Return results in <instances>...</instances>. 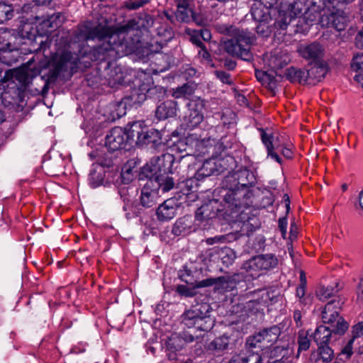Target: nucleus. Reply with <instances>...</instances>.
I'll use <instances>...</instances> for the list:
<instances>
[{
	"instance_id": "obj_10",
	"label": "nucleus",
	"mask_w": 363,
	"mask_h": 363,
	"mask_svg": "<svg viewBox=\"0 0 363 363\" xmlns=\"http://www.w3.org/2000/svg\"><path fill=\"white\" fill-rule=\"evenodd\" d=\"M279 335L280 329L277 326H273L250 337L247 340L246 345L250 348L267 349L277 340Z\"/></svg>"
},
{
	"instance_id": "obj_45",
	"label": "nucleus",
	"mask_w": 363,
	"mask_h": 363,
	"mask_svg": "<svg viewBox=\"0 0 363 363\" xmlns=\"http://www.w3.org/2000/svg\"><path fill=\"white\" fill-rule=\"evenodd\" d=\"M225 194H224V201L234 205L235 206H238V203L235 201V196L237 195L236 191L232 189V187H230L228 190H225Z\"/></svg>"
},
{
	"instance_id": "obj_50",
	"label": "nucleus",
	"mask_w": 363,
	"mask_h": 363,
	"mask_svg": "<svg viewBox=\"0 0 363 363\" xmlns=\"http://www.w3.org/2000/svg\"><path fill=\"white\" fill-rule=\"evenodd\" d=\"M353 337L352 339L359 337L363 335V322H359L353 326L352 329Z\"/></svg>"
},
{
	"instance_id": "obj_22",
	"label": "nucleus",
	"mask_w": 363,
	"mask_h": 363,
	"mask_svg": "<svg viewBox=\"0 0 363 363\" xmlns=\"http://www.w3.org/2000/svg\"><path fill=\"white\" fill-rule=\"evenodd\" d=\"M145 125L143 121H134L127 125L123 130L125 131V138L128 144L131 145L133 142L138 143L143 134Z\"/></svg>"
},
{
	"instance_id": "obj_60",
	"label": "nucleus",
	"mask_w": 363,
	"mask_h": 363,
	"mask_svg": "<svg viewBox=\"0 0 363 363\" xmlns=\"http://www.w3.org/2000/svg\"><path fill=\"white\" fill-rule=\"evenodd\" d=\"M354 339L350 340V341L347 342V345L343 348L342 353L346 354L347 357H350L352 354V344L354 342Z\"/></svg>"
},
{
	"instance_id": "obj_38",
	"label": "nucleus",
	"mask_w": 363,
	"mask_h": 363,
	"mask_svg": "<svg viewBox=\"0 0 363 363\" xmlns=\"http://www.w3.org/2000/svg\"><path fill=\"white\" fill-rule=\"evenodd\" d=\"M318 346V353L323 362H330L333 357V350L328 344H320Z\"/></svg>"
},
{
	"instance_id": "obj_16",
	"label": "nucleus",
	"mask_w": 363,
	"mask_h": 363,
	"mask_svg": "<svg viewBox=\"0 0 363 363\" xmlns=\"http://www.w3.org/2000/svg\"><path fill=\"white\" fill-rule=\"evenodd\" d=\"M154 184L153 179H148L141 189L140 203L145 208L153 206L157 203V198L159 197L158 189H156Z\"/></svg>"
},
{
	"instance_id": "obj_33",
	"label": "nucleus",
	"mask_w": 363,
	"mask_h": 363,
	"mask_svg": "<svg viewBox=\"0 0 363 363\" xmlns=\"http://www.w3.org/2000/svg\"><path fill=\"white\" fill-rule=\"evenodd\" d=\"M215 18L206 12L193 13L191 20L198 26H207L210 25Z\"/></svg>"
},
{
	"instance_id": "obj_17",
	"label": "nucleus",
	"mask_w": 363,
	"mask_h": 363,
	"mask_svg": "<svg viewBox=\"0 0 363 363\" xmlns=\"http://www.w3.org/2000/svg\"><path fill=\"white\" fill-rule=\"evenodd\" d=\"M189 140L190 141V145H191V150L193 151L191 155H194L196 157L203 156L208 153L214 143V140H211V138L198 140L194 135H189Z\"/></svg>"
},
{
	"instance_id": "obj_40",
	"label": "nucleus",
	"mask_w": 363,
	"mask_h": 363,
	"mask_svg": "<svg viewBox=\"0 0 363 363\" xmlns=\"http://www.w3.org/2000/svg\"><path fill=\"white\" fill-rule=\"evenodd\" d=\"M338 289L331 286H320L317 291V296L320 301H325L337 293Z\"/></svg>"
},
{
	"instance_id": "obj_9",
	"label": "nucleus",
	"mask_w": 363,
	"mask_h": 363,
	"mask_svg": "<svg viewBox=\"0 0 363 363\" xmlns=\"http://www.w3.org/2000/svg\"><path fill=\"white\" fill-rule=\"evenodd\" d=\"M204 106V101L201 98L193 99L188 103V110L182 119L186 129H193L203 121Z\"/></svg>"
},
{
	"instance_id": "obj_31",
	"label": "nucleus",
	"mask_w": 363,
	"mask_h": 363,
	"mask_svg": "<svg viewBox=\"0 0 363 363\" xmlns=\"http://www.w3.org/2000/svg\"><path fill=\"white\" fill-rule=\"evenodd\" d=\"M311 334L308 330H300L298 334L297 342L298 345V354L302 351H306L309 349L311 345V340L309 337Z\"/></svg>"
},
{
	"instance_id": "obj_39",
	"label": "nucleus",
	"mask_w": 363,
	"mask_h": 363,
	"mask_svg": "<svg viewBox=\"0 0 363 363\" xmlns=\"http://www.w3.org/2000/svg\"><path fill=\"white\" fill-rule=\"evenodd\" d=\"M136 162L134 160H129L127 162V163L124 165V167L122 168V178L125 181V182H128L130 180L133 179V169L135 165Z\"/></svg>"
},
{
	"instance_id": "obj_49",
	"label": "nucleus",
	"mask_w": 363,
	"mask_h": 363,
	"mask_svg": "<svg viewBox=\"0 0 363 363\" xmlns=\"http://www.w3.org/2000/svg\"><path fill=\"white\" fill-rule=\"evenodd\" d=\"M215 74L223 83L227 84H231L233 83L230 75L224 71H216Z\"/></svg>"
},
{
	"instance_id": "obj_44",
	"label": "nucleus",
	"mask_w": 363,
	"mask_h": 363,
	"mask_svg": "<svg viewBox=\"0 0 363 363\" xmlns=\"http://www.w3.org/2000/svg\"><path fill=\"white\" fill-rule=\"evenodd\" d=\"M288 353V350L284 346H275L270 351V357H284Z\"/></svg>"
},
{
	"instance_id": "obj_46",
	"label": "nucleus",
	"mask_w": 363,
	"mask_h": 363,
	"mask_svg": "<svg viewBox=\"0 0 363 363\" xmlns=\"http://www.w3.org/2000/svg\"><path fill=\"white\" fill-rule=\"evenodd\" d=\"M149 2V0H129L126 3L128 9L135 10L143 7Z\"/></svg>"
},
{
	"instance_id": "obj_1",
	"label": "nucleus",
	"mask_w": 363,
	"mask_h": 363,
	"mask_svg": "<svg viewBox=\"0 0 363 363\" xmlns=\"http://www.w3.org/2000/svg\"><path fill=\"white\" fill-rule=\"evenodd\" d=\"M133 30L128 25L121 27L117 31L112 32L108 28L102 25L94 26L86 22L79 27L74 37V42L69 47L74 50L79 48L78 52L74 51H58L48 61V66L55 69L56 73L74 69L78 64L80 57L86 51L82 52L79 48L87 40L98 39L101 45L94 49L96 60L108 61V64L116 59L130 53L133 48L125 40L126 35H131Z\"/></svg>"
},
{
	"instance_id": "obj_51",
	"label": "nucleus",
	"mask_w": 363,
	"mask_h": 363,
	"mask_svg": "<svg viewBox=\"0 0 363 363\" xmlns=\"http://www.w3.org/2000/svg\"><path fill=\"white\" fill-rule=\"evenodd\" d=\"M247 363H263V357L259 353L247 354Z\"/></svg>"
},
{
	"instance_id": "obj_57",
	"label": "nucleus",
	"mask_w": 363,
	"mask_h": 363,
	"mask_svg": "<svg viewBox=\"0 0 363 363\" xmlns=\"http://www.w3.org/2000/svg\"><path fill=\"white\" fill-rule=\"evenodd\" d=\"M200 48V50L198 52V55L200 58L202 60H205L206 61H210L211 59V55L207 51L206 47L203 45L199 47Z\"/></svg>"
},
{
	"instance_id": "obj_2",
	"label": "nucleus",
	"mask_w": 363,
	"mask_h": 363,
	"mask_svg": "<svg viewBox=\"0 0 363 363\" xmlns=\"http://www.w3.org/2000/svg\"><path fill=\"white\" fill-rule=\"evenodd\" d=\"M277 262V259L272 254L255 256L242 264L240 272L231 277L216 278L214 291L223 294L238 288L242 289L247 281L258 278L262 271L274 267Z\"/></svg>"
},
{
	"instance_id": "obj_53",
	"label": "nucleus",
	"mask_w": 363,
	"mask_h": 363,
	"mask_svg": "<svg viewBox=\"0 0 363 363\" xmlns=\"http://www.w3.org/2000/svg\"><path fill=\"white\" fill-rule=\"evenodd\" d=\"M216 278H209L201 280L196 284V286L199 288L207 287L213 286L215 287Z\"/></svg>"
},
{
	"instance_id": "obj_8",
	"label": "nucleus",
	"mask_w": 363,
	"mask_h": 363,
	"mask_svg": "<svg viewBox=\"0 0 363 363\" xmlns=\"http://www.w3.org/2000/svg\"><path fill=\"white\" fill-rule=\"evenodd\" d=\"M340 302L333 300L328 302L322 311V320L324 323L329 324L335 333L343 334L348 328L347 323L339 316Z\"/></svg>"
},
{
	"instance_id": "obj_62",
	"label": "nucleus",
	"mask_w": 363,
	"mask_h": 363,
	"mask_svg": "<svg viewBox=\"0 0 363 363\" xmlns=\"http://www.w3.org/2000/svg\"><path fill=\"white\" fill-rule=\"evenodd\" d=\"M305 291H306V286L299 285L296 289V295L297 297L299 298L301 302L303 301V296L305 295Z\"/></svg>"
},
{
	"instance_id": "obj_41",
	"label": "nucleus",
	"mask_w": 363,
	"mask_h": 363,
	"mask_svg": "<svg viewBox=\"0 0 363 363\" xmlns=\"http://www.w3.org/2000/svg\"><path fill=\"white\" fill-rule=\"evenodd\" d=\"M175 147L178 151L182 152H186V155H190L193 152L191 150V145H190V141L189 140V136L184 139H180Z\"/></svg>"
},
{
	"instance_id": "obj_52",
	"label": "nucleus",
	"mask_w": 363,
	"mask_h": 363,
	"mask_svg": "<svg viewBox=\"0 0 363 363\" xmlns=\"http://www.w3.org/2000/svg\"><path fill=\"white\" fill-rule=\"evenodd\" d=\"M177 291L179 294L185 296H193L194 295L193 290L185 285L179 286Z\"/></svg>"
},
{
	"instance_id": "obj_26",
	"label": "nucleus",
	"mask_w": 363,
	"mask_h": 363,
	"mask_svg": "<svg viewBox=\"0 0 363 363\" xmlns=\"http://www.w3.org/2000/svg\"><path fill=\"white\" fill-rule=\"evenodd\" d=\"M160 132L153 128L149 129L146 125H145L143 134L140 136L137 145H148L150 143L156 145L160 142Z\"/></svg>"
},
{
	"instance_id": "obj_48",
	"label": "nucleus",
	"mask_w": 363,
	"mask_h": 363,
	"mask_svg": "<svg viewBox=\"0 0 363 363\" xmlns=\"http://www.w3.org/2000/svg\"><path fill=\"white\" fill-rule=\"evenodd\" d=\"M190 35V40L192 43L196 45L198 47H201L203 45V43L201 40V35H199L200 33L199 30H191L189 33Z\"/></svg>"
},
{
	"instance_id": "obj_14",
	"label": "nucleus",
	"mask_w": 363,
	"mask_h": 363,
	"mask_svg": "<svg viewBox=\"0 0 363 363\" xmlns=\"http://www.w3.org/2000/svg\"><path fill=\"white\" fill-rule=\"evenodd\" d=\"M303 7L301 1H296L290 4L286 11H281L279 13L280 19L277 22L279 27L285 29L293 19L302 14Z\"/></svg>"
},
{
	"instance_id": "obj_30",
	"label": "nucleus",
	"mask_w": 363,
	"mask_h": 363,
	"mask_svg": "<svg viewBox=\"0 0 363 363\" xmlns=\"http://www.w3.org/2000/svg\"><path fill=\"white\" fill-rule=\"evenodd\" d=\"M229 337L223 335L214 339L208 345L210 350L220 352L226 350L229 345Z\"/></svg>"
},
{
	"instance_id": "obj_42",
	"label": "nucleus",
	"mask_w": 363,
	"mask_h": 363,
	"mask_svg": "<svg viewBox=\"0 0 363 363\" xmlns=\"http://www.w3.org/2000/svg\"><path fill=\"white\" fill-rule=\"evenodd\" d=\"M263 6L261 3H255L251 8V15L256 21H263Z\"/></svg>"
},
{
	"instance_id": "obj_6",
	"label": "nucleus",
	"mask_w": 363,
	"mask_h": 363,
	"mask_svg": "<svg viewBox=\"0 0 363 363\" xmlns=\"http://www.w3.org/2000/svg\"><path fill=\"white\" fill-rule=\"evenodd\" d=\"M210 311L211 306L207 303L196 304L184 313L182 322L189 328L210 331L214 326V320L209 315Z\"/></svg>"
},
{
	"instance_id": "obj_21",
	"label": "nucleus",
	"mask_w": 363,
	"mask_h": 363,
	"mask_svg": "<svg viewBox=\"0 0 363 363\" xmlns=\"http://www.w3.org/2000/svg\"><path fill=\"white\" fill-rule=\"evenodd\" d=\"M313 65L307 70L308 84L320 82L327 74L328 67L323 60L313 62Z\"/></svg>"
},
{
	"instance_id": "obj_36",
	"label": "nucleus",
	"mask_w": 363,
	"mask_h": 363,
	"mask_svg": "<svg viewBox=\"0 0 363 363\" xmlns=\"http://www.w3.org/2000/svg\"><path fill=\"white\" fill-rule=\"evenodd\" d=\"M194 92V88L192 85L184 84L174 89L172 96L176 98H186L192 95Z\"/></svg>"
},
{
	"instance_id": "obj_12",
	"label": "nucleus",
	"mask_w": 363,
	"mask_h": 363,
	"mask_svg": "<svg viewBox=\"0 0 363 363\" xmlns=\"http://www.w3.org/2000/svg\"><path fill=\"white\" fill-rule=\"evenodd\" d=\"M127 144L125 131L121 127L112 128L106 137L105 145L111 152L125 148Z\"/></svg>"
},
{
	"instance_id": "obj_5",
	"label": "nucleus",
	"mask_w": 363,
	"mask_h": 363,
	"mask_svg": "<svg viewBox=\"0 0 363 363\" xmlns=\"http://www.w3.org/2000/svg\"><path fill=\"white\" fill-rule=\"evenodd\" d=\"M218 30L232 37L231 39L223 43V48L228 54L238 56L246 61L252 59L250 52V46L255 40V35L252 33L226 25L218 26Z\"/></svg>"
},
{
	"instance_id": "obj_43",
	"label": "nucleus",
	"mask_w": 363,
	"mask_h": 363,
	"mask_svg": "<svg viewBox=\"0 0 363 363\" xmlns=\"http://www.w3.org/2000/svg\"><path fill=\"white\" fill-rule=\"evenodd\" d=\"M351 67L354 71L363 70V52L354 55L351 62Z\"/></svg>"
},
{
	"instance_id": "obj_32",
	"label": "nucleus",
	"mask_w": 363,
	"mask_h": 363,
	"mask_svg": "<svg viewBox=\"0 0 363 363\" xmlns=\"http://www.w3.org/2000/svg\"><path fill=\"white\" fill-rule=\"evenodd\" d=\"M288 77L291 82L298 83H308L307 70L291 68L288 71Z\"/></svg>"
},
{
	"instance_id": "obj_13",
	"label": "nucleus",
	"mask_w": 363,
	"mask_h": 363,
	"mask_svg": "<svg viewBox=\"0 0 363 363\" xmlns=\"http://www.w3.org/2000/svg\"><path fill=\"white\" fill-rule=\"evenodd\" d=\"M297 52L303 58L308 60L312 64L322 61L324 55V48L316 42L310 44L300 45L297 49Z\"/></svg>"
},
{
	"instance_id": "obj_4",
	"label": "nucleus",
	"mask_w": 363,
	"mask_h": 363,
	"mask_svg": "<svg viewBox=\"0 0 363 363\" xmlns=\"http://www.w3.org/2000/svg\"><path fill=\"white\" fill-rule=\"evenodd\" d=\"M173 157L170 154L152 157L142 169V174L149 179H153L154 186L162 192L173 189L174 182L167 174L172 172Z\"/></svg>"
},
{
	"instance_id": "obj_7",
	"label": "nucleus",
	"mask_w": 363,
	"mask_h": 363,
	"mask_svg": "<svg viewBox=\"0 0 363 363\" xmlns=\"http://www.w3.org/2000/svg\"><path fill=\"white\" fill-rule=\"evenodd\" d=\"M134 86L130 96L134 103L140 104L147 98L160 99L164 92L162 86H155L152 78L146 74L140 76V78L134 82Z\"/></svg>"
},
{
	"instance_id": "obj_58",
	"label": "nucleus",
	"mask_w": 363,
	"mask_h": 363,
	"mask_svg": "<svg viewBox=\"0 0 363 363\" xmlns=\"http://www.w3.org/2000/svg\"><path fill=\"white\" fill-rule=\"evenodd\" d=\"M200 33L201 38L205 41H209L211 38V33L206 28H203L199 30Z\"/></svg>"
},
{
	"instance_id": "obj_59",
	"label": "nucleus",
	"mask_w": 363,
	"mask_h": 363,
	"mask_svg": "<svg viewBox=\"0 0 363 363\" xmlns=\"http://www.w3.org/2000/svg\"><path fill=\"white\" fill-rule=\"evenodd\" d=\"M208 208V205H203L200 208L198 209L196 211V217L198 220H201L202 218L208 217V214H206L204 216V213L206 211V208Z\"/></svg>"
},
{
	"instance_id": "obj_35",
	"label": "nucleus",
	"mask_w": 363,
	"mask_h": 363,
	"mask_svg": "<svg viewBox=\"0 0 363 363\" xmlns=\"http://www.w3.org/2000/svg\"><path fill=\"white\" fill-rule=\"evenodd\" d=\"M13 16V9L11 4L0 1V23L11 19Z\"/></svg>"
},
{
	"instance_id": "obj_54",
	"label": "nucleus",
	"mask_w": 363,
	"mask_h": 363,
	"mask_svg": "<svg viewBox=\"0 0 363 363\" xmlns=\"http://www.w3.org/2000/svg\"><path fill=\"white\" fill-rule=\"evenodd\" d=\"M228 363H247V355L242 354L234 355Z\"/></svg>"
},
{
	"instance_id": "obj_47",
	"label": "nucleus",
	"mask_w": 363,
	"mask_h": 363,
	"mask_svg": "<svg viewBox=\"0 0 363 363\" xmlns=\"http://www.w3.org/2000/svg\"><path fill=\"white\" fill-rule=\"evenodd\" d=\"M221 254V259L224 264L228 266L230 264L233 259L235 257L234 255V251H220Z\"/></svg>"
},
{
	"instance_id": "obj_3",
	"label": "nucleus",
	"mask_w": 363,
	"mask_h": 363,
	"mask_svg": "<svg viewBox=\"0 0 363 363\" xmlns=\"http://www.w3.org/2000/svg\"><path fill=\"white\" fill-rule=\"evenodd\" d=\"M62 15L57 13H53L48 18L35 16L22 20L18 28V35L21 38L27 40L23 42V44L33 45L40 39L38 43L39 46L37 48H30V52L38 50L45 51L48 44L43 40V36L50 32V30L59 27L62 23Z\"/></svg>"
},
{
	"instance_id": "obj_28",
	"label": "nucleus",
	"mask_w": 363,
	"mask_h": 363,
	"mask_svg": "<svg viewBox=\"0 0 363 363\" xmlns=\"http://www.w3.org/2000/svg\"><path fill=\"white\" fill-rule=\"evenodd\" d=\"M332 332H333V329H329L325 325H320L313 333V340L317 345L328 344L330 340Z\"/></svg>"
},
{
	"instance_id": "obj_64",
	"label": "nucleus",
	"mask_w": 363,
	"mask_h": 363,
	"mask_svg": "<svg viewBox=\"0 0 363 363\" xmlns=\"http://www.w3.org/2000/svg\"><path fill=\"white\" fill-rule=\"evenodd\" d=\"M357 296L359 299L363 300V279L359 281L357 286Z\"/></svg>"
},
{
	"instance_id": "obj_18",
	"label": "nucleus",
	"mask_w": 363,
	"mask_h": 363,
	"mask_svg": "<svg viewBox=\"0 0 363 363\" xmlns=\"http://www.w3.org/2000/svg\"><path fill=\"white\" fill-rule=\"evenodd\" d=\"M196 229L194 219L191 216H185L177 220L172 228V233L177 236L186 235Z\"/></svg>"
},
{
	"instance_id": "obj_15",
	"label": "nucleus",
	"mask_w": 363,
	"mask_h": 363,
	"mask_svg": "<svg viewBox=\"0 0 363 363\" xmlns=\"http://www.w3.org/2000/svg\"><path fill=\"white\" fill-rule=\"evenodd\" d=\"M223 160L220 159H209L206 160L201 168H199L195 177L199 180L213 174H218L223 172L225 167L223 165Z\"/></svg>"
},
{
	"instance_id": "obj_63",
	"label": "nucleus",
	"mask_w": 363,
	"mask_h": 363,
	"mask_svg": "<svg viewBox=\"0 0 363 363\" xmlns=\"http://www.w3.org/2000/svg\"><path fill=\"white\" fill-rule=\"evenodd\" d=\"M242 177H246L249 183L254 182V176L252 173H250L247 169L241 170L239 173Z\"/></svg>"
},
{
	"instance_id": "obj_23",
	"label": "nucleus",
	"mask_w": 363,
	"mask_h": 363,
	"mask_svg": "<svg viewBox=\"0 0 363 363\" xmlns=\"http://www.w3.org/2000/svg\"><path fill=\"white\" fill-rule=\"evenodd\" d=\"M106 80L110 87L117 89L119 86L125 84V73L121 67H109L107 70Z\"/></svg>"
},
{
	"instance_id": "obj_29",
	"label": "nucleus",
	"mask_w": 363,
	"mask_h": 363,
	"mask_svg": "<svg viewBox=\"0 0 363 363\" xmlns=\"http://www.w3.org/2000/svg\"><path fill=\"white\" fill-rule=\"evenodd\" d=\"M104 181V169L101 167L93 168L89 175V184L91 188H96Z\"/></svg>"
},
{
	"instance_id": "obj_20",
	"label": "nucleus",
	"mask_w": 363,
	"mask_h": 363,
	"mask_svg": "<svg viewBox=\"0 0 363 363\" xmlns=\"http://www.w3.org/2000/svg\"><path fill=\"white\" fill-rule=\"evenodd\" d=\"M177 210L176 201L172 199H167L157 208V218L162 221L171 220L176 216Z\"/></svg>"
},
{
	"instance_id": "obj_56",
	"label": "nucleus",
	"mask_w": 363,
	"mask_h": 363,
	"mask_svg": "<svg viewBox=\"0 0 363 363\" xmlns=\"http://www.w3.org/2000/svg\"><path fill=\"white\" fill-rule=\"evenodd\" d=\"M176 7H194V0H174Z\"/></svg>"
},
{
	"instance_id": "obj_24",
	"label": "nucleus",
	"mask_w": 363,
	"mask_h": 363,
	"mask_svg": "<svg viewBox=\"0 0 363 363\" xmlns=\"http://www.w3.org/2000/svg\"><path fill=\"white\" fill-rule=\"evenodd\" d=\"M177 109L178 104L177 101L167 100L157 106L155 114L159 120H164L176 116Z\"/></svg>"
},
{
	"instance_id": "obj_19",
	"label": "nucleus",
	"mask_w": 363,
	"mask_h": 363,
	"mask_svg": "<svg viewBox=\"0 0 363 363\" xmlns=\"http://www.w3.org/2000/svg\"><path fill=\"white\" fill-rule=\"evenodd\" d=\"M14 39L15 37L11 31L0 29V54L2 56H6V60H9V54L18 50L17 46L13 43Z\"/></svg>"
},
{
	"instance_id": "obj_25",
	"label": "nucleus",
	"mask_w": 363,
	"mask_h": 363,
	"mask_svg": "<svg viewBox=\"0 0 363 363\" xmlns=\"http://www.w3.org/2000/svg\"><path fill=\"white\" fill-rule=\"evenodd\" d=\"M290 62V57L285 51L275 50L269 59V65L272 69H281Z\"/></svg>"
},
{
	"instance_id": "obj_61",
	"label": "nucleus",
	"mask_w": 363,
	"mask_h": 363,
	"mask_svg": "<svg viewBox=\"0 0 363 363\" xmlns=\"http://www.w3.org/2000/svg\"><path fill=\"white\" fill-rule=\"evenodd\" d=\"M355 44L357 48L363 49V27L362 30L356 36Z\"/></svg>"
},
{
	"instance_id": "obj_11",
	"label": "nucleus",
	"mask_w": 363,
	"mask_h": 363,
	"mask_svg": "<svg viewBox=\"0 0 363 363\" xmlns=\"http://www.w3.org/2000/svg\"><path fill=\"white\" fill-rule=\"evenodd\" d=\"M262 140L267 149V157H270L279 164H281L282 160L279 155L274 151L275 150H280L281 154L287 159L292 157L293 153L290 148L284 147L279 144V138L277 136L275 137L273 134H268L263 131L262 133Z\"/></svg>"
},
{
	"instance_id": "obj_37",
	"label": "nucleus",
	"mask_w": 363,
	"mask_h": 363,
	"mask_svg": "<svg viewBox=\"0 0 363 363\" xmlns=\"http://www.w3.org/2000/svg\"><path fill=\"white\" fill-rule=\"evenodd\" d=\"M235 239V235L233 234H226L221 235H216L213 238H207L205 242L207 245H222L228 243L229 241Z\"/></svg>"
},
{
	"instance_id": "obj_27",
	"label": "nucleus",
	"mask_w": 363,
	"mask_h": 363,
	"mask_svg": "<svg viewBox=\"0 0 363 363\" xmlns=\"http://www.w3.org/2000/svg\"><path fill=\"white\" fill-rule=\"evenodd\" d=\"M194 7H177L174 16L166 14L167 18L172 22L177 20L181 23H189L191 20Z\"/></svg>"
},
{
	"instance_id": "obj_34",
	"label": "nucleus",
	"mask_w": 363,
	"mask_h": 363,
	"mask_svg": "<svg viewBox=\"0 0 363 363\" xmlns=\"http://www.w3.org/2000/svg\"><path fill=\"white\" fill-rule=\"evenodd\" d=\"M329 23L331 26L335 28L337 30H342L345 28L346 18L338 13H332L329 18Z\"/></svg>"
},
{
	"instance_id": "obj_55",
	"label": "nucleus",
	"mask_w": 363,
	"mask_h": 363,
	"mask_svg": "<svg viewBox=\"0 0 363 363\" xmlns=\"http://www.w3.org/2000/svg\"><path fill=\"white\" fill-rule=\"evenodd\" d=\"M287 224H288V222H287V219L286 217L279 218V228L280 231L281 232V235L284 238L286 235Z\"/></svg>"
}]
</instances>
